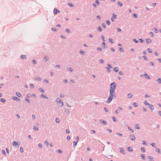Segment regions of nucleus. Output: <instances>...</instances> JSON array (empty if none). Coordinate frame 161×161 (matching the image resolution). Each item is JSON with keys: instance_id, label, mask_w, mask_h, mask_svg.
I'll list each match as a JSON object with an SVG mask.
<instances>
[{"instance_id": "nucleus-1", "label": "nucleus", "mask_w": 161, "mask_h": 161, "mask_svg": "<svg viewBox=\"0 0 161 161\" xmlns=\"http://www.w3.org/2000/svg\"><path fill=\"white\" fill-rule=\"evenodd\" d=\"M116 95L115 91H109V96L108 97L106 103H110L114 98H116Z\"/></svg>"}, {"instance_id": "nucleus-2", "label": "nucleus", "mask_w": 161, "mask_h": 161, "mask_svg": "<svg viewBox=\"0 0 161 161\" xmlns=\"http://www.w3.org/2000/svg\"><path fill=\"white\" fill-rule=\"evenodd\" d=\"M110 87L109 91H115L117 86L116 84L114 82H112L110 84Z\"/></svg>"}, {"instance_id": "nucleus-3", "label": "nucleus", "mask_w": 161, "mask_h": 161, "mask_svg": "<svg viewBox=\"0 0 161 161\" xmlns=\"http://www.w3.org/2000/svg\"><path fill=\"white\" fill-rule=\"evenodd\" d=\"M107 67H106V69H107L108 72L109 73L111 71L110 69L112 68L113 67L110 64H107Z\"/></svg>"}, {"instance_id": "nucleus-4", "label": "nucleus", "mask_w": 161, "mask_h": 161, "mask_svg": "<svg viewBox=\"0 0 161 161\" xmlns=\"http://www.w3.org/2000/svg\"><path fill=\"white\" fill-rule=\"evenodd\" d=\"M117 19V16L115 14H113L112 16V18H111V20L112 22H114V19Z\"/></svg>"}, {"instance_id": "nucleus-5", "label": "nucleus", "mask_w": 161, "mask_h": 161, "mask_svg": "<svg viewBox=\"0 0 161 161\" xmlns=\"http://www.w3.org/2000/svg\"><path fill=\"white\" fill-rule=\"evenodd\" d=\"M20 144V143L19 142H16L14 141L13 142V146H17V147H18Z\"/></svg>"}, {"instance_id": "nucleus-6", "label": "nucleus", "mask_w": 161, "mask_h": 161, "mask_svg": "<svg viewBox=\"0 0 161 161\" xmlns=\"http://www.w3.org/2000/svg\"><path fill=\"white\" fill-rule=\"evenodd\" d=\"M130 139L132 141H135L136 139V138L135 136L133 134H131L129 137Z\"/></svg>"}, {"instance_id": "nucleus-7", "label": "nucleus", "mask_w": 161, "mask_h": 161, "mask_svg": "<svg viewBox=\"0 0 161 161\" xmlns=\"http://www.w3.org/2000/svg\"><path fill=\"white\" fill-rule=\"evenodd\" d=\"M60 12V11L58 10L56 8H55L53 9L54 14L55 15L57 14L58 13Z\"/></svg>"}, {"instance_id": "nucleus-8", "label": "nucleus", "mask_w": 161, "mask_h": 161, "mask_svg": "<svg viewBox=\"0 0 161 161\" xmlns=\"http://www.w3.org/2000/svg\"><path fill=\"white\" fill-rule=\"evenodd\" d=\"M99 121L100 123L103 124V125H106L107 123V122L106 121L102 119L100 120Z\"/></svg>"}, {"instance_id": "nucleus-9", "label": "nucleus", "mask_w": 161, "mask_h": 161, "mask_svg": "<svg viewBox=\"0 0 161 161\" xmlns=\"http://www.w3.org/2000/svg\"><path fill=\"white\" fill-rule=\"evenodd\" d=\"M143 76H144L147 79L150 80V77L148 75V74L145 73L143 75Z\"/></svg>"}, {"instance_id": "nucleus-10", "label": "nucleus", "mask_w": 161, "mask_h": 161, "mask_svg": "<svg viewBox=\"0 0 161 161\" xmlns=\"http://www.w3.org/2000/svg\"><path fill=\"white\" fill-rule=\"evenodd\" d=\"M119 148H120V152L121 153L123 154H125V151H124V150L123 148L122 147H120Z\"/></svg>"}, {"instance_id": "nucleus-11", "label": "nucleus", "mask_w": 161, "mask_h": 161, "mask_svg": "<svg viewBox=\"0 0 161 161\" xmlns=\"http://www.w3.org/2000/svg\"><path fill=\"white\" fill-rule=\"evenodd\" d=\"M12 98L14 100L19 101H20V99L17 97H14V96H12Z\"/></svg>"}, {"instance_id": "nucleus-12", "label": "nucleus", "mask_w": 161, "mask_h": 161, "mask_svg": "<svg viewBox=\"0 0 161 161\" xmlns=\"http://www.w3.org/2000/svg\"><path fill=\"white\" fill-rule=\"evenodd\" d=\"M20 58L21 59H27L26 55H21L20 56Z\"/></svg>"}, {"instance_id": "nucleus-13", "label": "nucleus", "mask_w": 161, "mask_h": 161, "mask_svg": "<svg viewBox=\"0 0 161 161\" xmlns=\"http://www.w3.org/2000/svg\"><path fill=\"white\" fill-rule=\"evenodd\" d=\"M41 98H43L47 99H48V97H47V96L45 95L44 94H42L40 96Z\"/></svg>"}, {"instance_id": "nucleus-14", "label": "nucleus", "mask_w": 161, "mask_h": 161, "mask_svg": "<svg viewBox=\"0 0 161 161\" xmlns=\"http://www.w3.org/2000/svg\"><path fill=\"white\" fill-rule=\"evenodd\" d=\"M149 105V108L152 110V111L154 108L153 107V105L152 104H149V105Z\"/></svg>"}, {"instance_id": "nucleus-15", "label": "nucleus", "mask_w": 161, "mask_h": 161, "mask_svg": "<svg viewBox=\"0 0 161 161\" xmlns=\"http://www.w3.org/2000/svg\"><path fill=\"white\" fill-rule=\"evenodd\" d=\"M146 42L147 44H149L151 42L152 40L150 38H148L146 39Z\"/></svg>"}, {"instance_id": "nucleus-16", "label": "nucleus", "mask_w": 161, "mask_h": 161, "mask_svg": "<svg viewBox=\"0 0 161 161\" xmlns=\"http://www.w3.org/2000/svg\"><path fill=\"white\" fill-rule=\"evenodd\" d=\"M127 150L129 152H131L132 151L133 149H132V147H131L130 146L129 147H128Z\"/></svg>"}, {"instance_id": "nucleus-17", "label": "nucleus", "mask_w": 161, "mask_h": 161, "mask_svg": "<svg viewBox=\"0 0 161 161\" xmlns=\"http://www.w3.org/2000/svg\"><path fill=\"white\" fill-rule=\"evenodd\" d=\"M58 103L60 107H62L63 106L64 103L62 101L59 103Z\"/></svg>"}, {"instance_id": "nucleus-18", "label": "nucleus", "mask_w": 161, "mask_h": 161, "mask_svg": "<svg viewBox=\"0 0 161 161\" xmlns=\"http://www.w3.org/2000/svg\"><path fill=\"white\" fill-rule=\"evenodd\" d=\"M106 44L104 42H103L102 44V45L103 46V48L105 49H106L107 48V47H106Z\"/></svg>"}, {"instance_id": "nucleus-19", "label": "nucleus", "mask_w": 161, "mask_h": 161, "mask_svg": "<svg viewBox=\"0 0 161 161\" xmlns=\"http://www.w3.org/2000/svg\"><path fill=\"white\" fill-rule=\"evenodd\" d=\"M119 69L117 67H116L114 68V70L115 72H118L119 71Z\"/></svg>"}, {"instance_id": "nucleus-20", "label": "nucleus", "mask_w": 161, "mask_h": 161, "mask_svg": "<svg viewBox=\"0 0 161 161\" xmlns=\"http://www.w3.org/2000/svg\"><path fill=\"white\" fill-rule=\"evenodd\" d=\"M148 159L150 161H154L153 158L151 156H149L148 157Z\"/></svg>"}, {"instance_id": "nucleus-21", "label": "nucleus", "mask_w": 161, "mask_h": 161, "mask_svg": "<svg viewBox=\"0 0 161 161\" xmlns=\"http://www.w3.org/2000/svg\"><path fill=\"white\" fill-rule=\"evenodd\" d=\"M135 128L136 129L139 130L140 129V126L138 124H136L135 125Z\"/></svg>"}, {"instance_id": "nucleus-22", "label": "nucleus", "mask_w": 161, "mask_h": 161, "mask_svg": "<svg viewBox=\"0 0 161 161\" xmlns=\"http://www.w3.org/2000/svg\"><path fill=\"white\" fill-rule=\"evenodd\" d=\"M44 59L45 61H48L49 59L48 56H45L43 58Z\"/></svg>"}, {"instance_id": "nucleus-23", "label": "nucleus", "mask_w": 161, "mask_h": 161, "mask_svg": "<svg viewBox=\"0 0 161 161\" xmlns=\"http://www.w3.org/2000/svg\"><path fill=\"white\" fill-rule=\"evenodd\" d=\"M16 95L19 97H20L21 96V94L19 92H17L16 93Z\"/></svg>"}, {"instance_id": "nucleus-24", "label": "nucleus", "mask_w": 161, "mask_h": 161, "mask_svg": "<svg viewBox=\"0 0 161 161\" xmlns=\"http://www.w3.org/2000/svg\"><path fill=\"white\" fill-rule=\"evenodd\" d=\"M155 151L156 152H157L159 153L160 154H161V152L160 151V149L158 148H156L155 150Z\"/></svg>"}, {"instance_id": "nucleus-25", "label": "nucleus", "mask_w": 161, "mask_h": 161, "mask_svg": "<svg viewBox=\"0 0 161 161\" xmlns=\"http://www.w3.org/2000/svg\"><path fill=\"white\" fill-rule=\"evenodd\" d=\"M0 101L1 102H2L3 103H4V102H6V100L4 98H1L0 100Z\"/></svg>"}, {"instance_id": "nucleus-26", "label": "nucleus", "mask_w": 161, "mask_h": 161, "mask_svg": "<svg viewBox=\"0 0 161 161\" xmlns=\"http://www.w3.org/2000/svg\"><path fill=\"white\" fill-rule=\"evenodd\" d=\"M150 145L153 147L156 148L157 147V146L156 145V144L155 143H151Z\"/></svg>"}, {"instance_id": "nucleus-27", "label": "nucleus", "mask_w": 161, "mask_h": 161, "mask_svg": "<svg viewBox=\"0 0 161 161\" xmlns=\"http://www.w3.org/2000/svg\"><path fill=\"white\" fill-rule=\"evenodd\" d=\"M65 112L67 113L68 114H69L70 111L69 109H65Z\"/></svg>"}, {"instance_id": "nucleus-28", "label": "nucleus", "mask_w": 161, "mask_h": 161, "mask_svg": "<svg viewBox=\"0 0 161 161\" xmlns=\"http://www.w3.org/2000/svg\"><path fill=\"white\" fill-rule=\"evenodd\" d=\"M56 101L57 103H59L62 101L61 100V99L60 98L58 97L56 99Z\"/></svg>"}, {"instance_id": "nucleus-29", "label": "nucleus", "mask_w": 161, "mask_h": 161, "mask_svg": "<svg viewBox=\"0 0 161 161\" xmlns=\"http://www.w3.org/2000/svg\"><path fill=\"white\" fill-rule=\"evenodd\" d=\"M39 90L42 93H43L44 92V91L43 89L42 88H40L39 89Z\"/></svg>"}, {"instance_id": "nucleus-30", "label": "nucleus", "mask_w": 161, "mask_h": 161, "mask_svg": "<svg viewBox=\"0 0 161 161\" xmlns=\"http://www.w3.org/2000/svg\"><path fill=\"white\" fill-rule=\"evenodd\" d=\"M78 142H77V141H74L73 142V147H75V146H76L77 145Z\"/></svg>"}, {"instance_id": "nucleus-31", "label": "nucleus", "mask_w": 161, "mask_h": 161, "mask_svg": "<svg viewBox=\"0 0 161 161\" xmlns=\"http://www.w3.org/2000/svg\"><path fill=\"white\" fill-rule=\"evenodd\" d=\"M80 54L82 55H84L85 54V52L82 51V50H81L80 51Z\"/></svg>"}, {"instance_id": "nucleus-32", "label": "nucleus", "mask_w": 161, "mask_h": 161, "mask_svg": "<svg viewBox=\"0 0 161 161\" xmlns=\"http://www.w3.org/2000/svg\"><path fill=\"white\" fill-rule=\"evenodd\" d=\"M132 105L134 107H137L138 106L137 104L136 103H135V102L133 103H132Z\"/></svg>"}, {"instance_id": "nucleus-33", "label": "nucleus", "mask_w": 161, "mask_h": 161, "mask_svg": "<svg viewBox=\"0 0 161 161\" xmlns=\"http://www.w3.org/2000/svg\"><path fill=\"white\" fill-rule=\"evenodd\" d=\"M127 96L129 98H131L132 97V94L131 93H129L127 94Z\"/></svg>"}, {"instance_id": "nucleus-34", "label": "nucleus", "mask_w": 161, "mask_h": 161, "mask_svg": "<svg viewBox=\"0 0 161 161\" xmlns=\"http://www.w3.org/2000/svg\"><path fill=\"white\" fill-rule=\"evenodd\" d=\"M68 5L69 6L71 7H73L74 6V4L70 3H68Z\"/></svg>"}, {"instance_id": "nucleus-35", "label": "nucleus", "mask_w": 161, "mask_h": 161, "mask_svg": "<svg viewBox=\"0 0 161 161\" xmlns=\"http://www.w3.org/2000/svg\"><path fill=\"white\" fill-rule=\"evenodd\" d=\"M141 157H142V159H143V160H145V158L144 154H142L141 155Z\"/></svg>"}, {"instance_id": "nucleus-36", "label": "nucleus", "mask_w": 161, "mask_h": 161, "mask_svg": "<svg viewBox=\"0 0 161 161\" xmlns=\"http://www.w3.org/2000/svg\"><path fill=\"white\" fill-rule=\"evenodd\" d=\"M108 41L111 44H113L114 43V42H113V39L111 38H109L108 39Z\"/></svg>"}, {"instance_id": "nucleus-37", "label": "nucleus", "mask_w": 161, "mask_h": 161, "mask_svg": "<svg viewBox=\"0 0 161 161\" xmlns=\"http://www.w3.org/2000/svg\"><path fill=\"white\" fill-rule=\"evenodd\" d=\"M111 22L109 20H107L106 21V24L108 25L110 24Z\"/></svg>"}, {"instance_id": "nucleus-38", "label": "nucleus", "mask_w": 161, "mask_h": 161, "mask_svg": "<svg viewBox=\"0 0 161 161\" xmlns=\"http://www.w3.org/2000/svg\"><path fill=\"white\" fill-rule=\"evenodd\" d=\"M55 121L56 123H58L60 122V119L58 118H56L55 119Z\"/></svg>"}, {"instance_id": "nucleus-39", "label": "nucleus", "mask_w": 161, "mask_h": 161, "mask_svg": "<svg viewBox=\"0 0 161 161\" xmlns=\"http://www.w3.org/2000/svg\"><path fill=\"white\" fill-rule=\"evenodd\" d=\"M141 151L145 153V149L144 147H142L141 148Z\"/></svg>"}, {"instance_id": "nucleus-40", "label": "nucleus", "mask_w": 161, "mask_h": 161, "mask_svg": "<svg viewBox=\"0 0 161 161\" xmlns=\"http://www.w3.org/2000/svg\"><path fill=\"white\" fill-rule=\"evenodd\" d=\"M117 4L119 5L120 7H121L123 5V4L120 2L119 1L117 3Z\"/></svg>"}, {"instance_id": "nucleus-41", "label": "nucleus", "mask_w": 161, "mask_h": 161, "mask_svg": "<svg viewBox=\"0 0 161 161\" xmlns=\"http://www.w3.org/2000/svg\"><path fill=\"white\" fill-rule=\"evenodd\" d=\"M97 30L99 31L100 32H101L102 31V29L100 26H99L98 28H97Z\"/></svg>"}, {"instance_id": "nucleus-42", "label": "nucleus", "mask_w": 161, "mask_h": 161, "mask_svg": "<svg viewBox=\"0 0 161 161\" xmlns=\"http://www.w3.org/2000/svg\"><path fill=\"white\" fill-rule=\"evenodd\" d=\"M144 104L146 105H149V103H148L147 100L145 101L144 102Z\"/></svg>"}, {"instance_id": "nucleus-43", "label": "nucleus", "mask_w": 161, "mask_h": 161, "mask_svg": "<svg viewBox=\"0 0 161 161\" xmlns=\"http://www.w3.org/2000/svg\"><path fill=\"white\" fill-rule=\"evenodd\" d=\"M99 62L101 64H103L104 62V61L102 59H99Z\"/></svg>"}, {"instance_id": "nucleus-44", "label": "nucleus", "mask_w": 161, "mask_h": 161, "mask_svg": "<svg viewBox=\"0 0 161 161\" xmlns=\"http://www.w3.org/2000/svg\"><path fill=\"white\" fill-rule=\"evenodd\" d=\"M34 130H38V127L37 126H34L33 128Z\"/></svg>"}, {"instance_id": "nucleus-45", "label": "nucleus", "mask_w": 161, "mask_h": 161, "mask_svg": "<svg viewBox=\"0 0 161 161\" xmlns=\"http://www.w3.org/2000/svg\"><path fill=\"white\" fill-rule=\"evenodd\" d=\"M32 63L33 64H37V62L36 60L34 59L32 61Z\"/></svg>"}, {"instance_id": "nucleus-46", "label": "nucleus", "mask_w": 161, "mask_h": 161, "mask_svg": "<svg viewBox=\"0 0 161 161\" xmlns=\"http://www.w3.org/2000/svg\"><path fill=\"white\" fill-rule=\"evenodd\" d=\"M147 51L149 53H152V51H151V49L149 48H147Z\"/></svg>"}, {"instance_id": "nucleus-47", "label": "nucleus", "mask_w": 161, "mask_h": 161, "mask_svg": "<svg viewBox=\"0 0 161 161\" xmlns=\"http://www.w3.org/2000/svg\"><path fill=\"white\" fill-rule=\"evenodd\" d=\"M2 153L4 155H6V153L4 150H2Z\"/></svg>"}, {"instance_id": "nucleus-48", "label": "nucleus", "mask_w": 161, "mask_h": 161, "mask_svg": "<svg viewBox=\"0 0 161 161\" xmlns=\"http://www.w3.org/2000/svg\"><path fill=\"white\" fill-rule=\"evenodd\" d=\"M57 152L59 153H63V151L60 149L58 150Z\"/></svg>"}, {"instance_id": "nucleus-49", "label": "nucleus", "mask_w": 161, "mask_h": 161, "mask_svg": "<svg viewBox=\"0 0 161 161\" xmlns=\"http://www.w3.org/2000/svg\"><path fill=\"white\" fill-rule=\"evenodd\" d=\"M42 80V79H41V77H36L35 78V80Z\"/></svg>"}, {"instance_id": "nucleus-50", "label": "nucleus", "mask_w": 161, "mask_h": 161, "mask_svg": "<svg viewBox=\"0 0 161 161\" xmlns=\"http://www.w3.org/2000/svg\"><path fill=\"white\" fill-rule=\"evenodd\" d=\"M143 58H144V60H148V58H147L145 55H144L143 56Z\"/></svg>"}, {"instance_id": "nucleus-51", "label": "nucleus", "mask_w": 161, "mask_h": 161, "mask_svg": "<svg viewBox=\"0 0 161 161\" xmlns=\"http://www.w3.org/2000/svg\"><path fill=\"white\" fill-rule=\"evenodd\" d=\"M67 69L70 72H72L73 70L71 68H68Z\"/></svg>"}, {"instance_id": "nucleus-52", "label": "nucleus", "mask_w": 161, "mask_h": 161, "mask_svg": "<svg viewBox=\"0 0 161 161\" xmlns=\"http://www.w3.org/2000/svg\"><path fill=\"white\" fill-rule=\"evenodd\" d=\"M112 119L114 122H115L116 121V119L114 116H112Z\"/></svg>"}, {"instance_id": "nucleus-53", "label": "nucleus", "mask_w": 161, "mask_h": 161, "mask_svg": "<svg viewBox=\"0 0 161 161\" xmlns=\"http://www.w3.org/2000/svg\"><path fill=\"white\" fill-rule=\"evenodd\" d=\"M128 128L129 130H130L131 131V133H133L134 132V130L132 129H131L129 126H128Z\"/></svg>"}, {"instance_id": "nucleus-54", "label": "nucleus", "mask_w": 161, "mask_h": 161, "mask_svg": "<svg viewBox=\"0 0 161 161\" xmlns=\"http://www.w3.org/2000/svg\"><path fill=\"white\" fill-rule=\"evenodd\" d=\"M90 132L91 133H93V134H95L96 132L95 130H91Z\"/></svg>"}, {"instance_id": "nucleus-55", "label": "nucleus", "mask_w": 161, "mask_h": 161, "mask_svg": "<svg viewBox=\"0 0 161 161\" xmlns=\"http://www.w3.org/2000/svg\"><path fill=\"white\" fill-rule=\"evenodd\" d=\"M65 31L67 32L68 33H69L70 32V31L68 29H65Z\"/></svg>"}, {"instance_id": "nucleus-56", "label": "nucleus", "mask_w": 161, "mask_h": 161, "mask_svg": "<svg viewBox=\"0 0 161 161\" xmlns=\"http://www.w3.org/2000/svg\"><path fill=\"white\" fill-rule=\"evenodd\" d=\"M133 42H135L136 43H138V40H137L136 39H133Z\"/></svg>"}, {"instance_id": "nucleus-57", "label": "nucleus", "mask_w": 161, "mask_h": 161, "mask_svg": "<svg viewBox=\"0 0 161 161\" xmlns=\"http://www.w3.org/2000/svg\"><path fill=\"white\" fill-rule=\"evenodd\" d=\"M20 151L21 153H22L24 152L23 149L22 147H20Z\"/></svg>"}, {"instance_id": "nucleus-58", "label": "nucleus", "mask_w": 161, "mask_h": 161, "mask_svg": "<svg viewBox=\"0 0 161 161\" xmlns=\"http://www.w3.org/2000/svg\"><path fill=\"white\" fill-rule=\"evenodd\" d=\"M119 51H120L121 52H123L124 51V49L122 47H119Z\"/></svg>"}, {"instance_id": "nucleus-59", "label": "nucleus", "mask_w": 161, "mask_h": 161, "mask_svg": "<svg viewBox=\"0 0 161 161\" xmlns=\"http://www.w3.org/2000/svg\"><path fill=\"white\" fill-rule=\"evenodd\" d=\"M52 30L54 31H57V29L55 27H53L52 28Z\"/></svg>"}, {"instance_id": "nucleus-60", "label": "nucleus", "mask_w": 161, "mask_h": 161, "mask_svg": "<svg viewBox=\"0 0 161 161\" xmlns=\"http://www.w3.org/2000/svg\"><path fill=\"white\" fill-rule=\"evenodd\" d=\"M38 146L39 148H42V145L41 143H39L38 144Z\"/></svg>"}, {"instance_id": "nucleus-61", "label": "nucleus", "mask_w": 161, "mask_h": 161, "mask_svg": "<svg viewBox=\"0 0 161 161\" xmlns=\"http://www.w3.org/2000/svg\"><path fill=\"white\" fill-rule=\"evenodd\" d=\"M95 3L98 5H99V4L100 3L99 2L98 0H95Z\"/></svg>"}, {"instance_id": "nucleus-62", "label": "nucleus", "mask_w": 161, "mask_h": 161, "mask_svg": "<svg viewBox=\"0 0 161 161\" xmlns=\"http://www.w3.org/2000/svg\"><path fill=\"white\" fill-rule=\"evenodd\" d=\"M139 40L141 43H142L144 42V41L142 38H139Z\"/></svg>"}, {"instance_id": "nucleus-63", "label": "nucleus", "mask_w": 161, "mask_h": 161, "mask_svg": "<svg viewBox=\"0 0 161 161\" xmlns=\"http://www.w3.org/2000/svg\"><path fill=\"white\" fill-rule=\"evenodd\" d=\"M119 75H124V73H123V72L121 71H120L119 72Z\"/></svg>"}, {"instance_id": "nucleus-64", "label": "nucleus", "mask_w": 161, "mask_h": 161, "mask_svg": "<svg viewBox=\"0 0 161 161\" xmlns=\"http://www.w3.org/2000/svg\"><path fill=\"white\" fill-rule=\"evenodd\" d=\"M30 87L31 88V89H33L34 88V86H33V85L32 84H31L30 85Z\"/></svg>"}]
</instances>
